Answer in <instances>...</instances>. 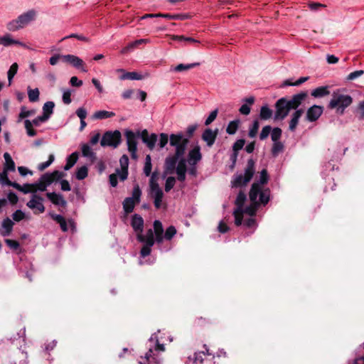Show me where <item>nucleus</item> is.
<instances>
[{"instance_id": "1", "label": "nucleus", "mask_w": 364, "mask_h": 364, "mask_svg": "<svg viewBox=\"0 0 364 364\" xmlns=\"http://www.w3.org/2000/svg\"><path fill=\"white\" fill-rule=\"evenodd\" d=\"M144 224V219L140 215L134 214L132 215L131 225L136 232L137 240L144 244L140 251V256L143 258L151 253V247L155 242L154 235L156 240L159 242V220H156L154 223V232L151 228H149L147 230L146 235H143Z\"/></svg>"}, {"instance_id": "2", "label": "nucleus", "mask_w": 364, "mask_h": 364, "mask_svg": "<svg viewBox=\"0 0 364 364\" xmlns=\"http://www.w3.org/2000/svg\"><path fill=\"white\" fill-rule=\"evenodd\" d=\"M251 205L243 208V214L246 213L252 217L255 215L258 207L261 205H265L268 203L270 198L269 188L263 189L257 183H254L249 193Z\"/></svg>"}, {"instance_id": "3", "label": "nucleus", "mask_w": 364, "mask_h": 364, "mask_svg": "<svg viewBox=\"0 0 364 364\" xmlns=\"http://www.w3.org/2000/svg\"><path fill=\"white\" fill-rule=\"evenodd\" d=\"M353 101L350 95L345 94L343 90L338 89L333 92L328 108L336 109L338 114H343L346 109L352 105Z\"/></svg>"}, {"instance_id": "4", "label": "nucleus", "mask_w": 364, "mask_h": 364, "mask_svg": "<svg viewBox=\"0 0 364 364\" xmlns=\"http://www.w3.org/2000/svg\"><path fill=\"white\" fill-rule=\"evenodd\" d=\"M255 173V162L252 159L247 161L244 173H236L231 181L232 188L245 186L252 178Z\"/></svg>"}, {"instance_id": "5", "label": "nucleus", "mask_w": 364, "mask_h": 364, "mask_svg": "<svg viewBox=\"0 0 364 364\" xmlns=\"http://www.w3.org/2000/svg\"><path fill=\"white\" fill-rule=\"evenodd\" d=\"M170 145L174 146L176 149L175 155L170 159L171 165H175L177 160L183 158L188 143V139L183 137L181 134H171L170 136Z\"/></svg>"}, {"instance_id": "6", "label": "nucleus", "mask_w": 364, "mask_h": 364, "mask_svg": "<svg viewBox=\"0 0 364 364\" xmlns=\"http://www.w3.org/2000/svg\"><path fill=\"white\" fill-rule=\"evenodd\" d=\"M36 12L31 9L21 14L16 19L7 23V29L10 31H15L19 28H23L26 25L36 18Z\"/></svg>"}, {"instance_id": "7", "label": "nucleus", "mask_w": 364, "mask_h": 364, "mask_svg": "<svg viewBox=\"0 0 364 364\" xmlns=\"http://www.w3.org/2000/svg\"><path fill=\"white\" fill-rule=\"evenodd\" d=\"M122 142V134L119 130L107 131L102 135L100 145L103 147L117 148Z\"/></svg>"}, {"instance_id": "8", "label": "nucleus", "mask_w": 364, "mask_h": 364, "mask_svg": "<svg viewBox=\"0 0 364 364\" xmlns=\"http://www.w3.org/2000/svg\"><path fill=\"white\" fill-rule=\"evenodd\" d=\"M141 196V191L138 184L134 186L132 197L126 198L123 203V209L126 214H129L133 212L134 207L136 204L139 203Z\"/></svg>"}, {"instance_id": "9", "label": "nucleus", "mask_w": 364, "mask_h": 364, "mask_svg": "<svg viewBox=\"0 0 364 364\" xmlns=\"http://www.w3.org/2000/svg\"><path fill=\"white\" fill-rule=\"evenodd\" d=\"M148 194L154 198V206L159 209V173L157 169H155L151 176Z\"/></svg>"}, {"instance_id": "10", "label": "nucleus", "mask_w": 364, "mask_h": 364, "mask_svg": "<svg viewBox=\"0 0 364 364\" xmlns=\"http://www.w3.org/2000/svg\"><path fill=\"white\" fill-rule=\"evenodd\" d=\"M247 199L246 194L243 191H240L235 200L237 208L233 212L235 217V224L240 226L242 224L243 219V206Z\"/></svg>"}, {"instance_id": "11", "label": "nucleus", "mask_w": 364, "mask_h": 364, "mask_svg": "<svg viewBox=\"0 0 364 364\" xmlns=\"http://www.w3.org/2000/svg\"><path fill=\"white\" fill-rule=\"evenodd\" d=\"M274 119H284L289 114V109L286 105V98L278 100L275 104Z\"/></svg>"}, {"instance_id": "12", "label": "nucleus", "mask_w": 364, "mask_h": 364, "mask_svg": "<svg viewBox=\"0 0 364 364\" xmlns=\"http://www.w3.org/2000/svg\"><path fill=\"white\" fill-rule=\"evenodd\" d=\"M63 62L70 64L76 68H81L84 73L87 72V70L84 68V61L76 55L70 54L64 55L63 56Z\"/></svg>"}, {"instance_id": "13", "label": "nucleus", "mask_w": 364, "mask_h": 364, "mask_svg": "<svg viewBox=\"0 0 364 364\" xmlns=\"http://www.w3.org/2000/svg\"><path fill=\"white\" fill-rule=\"evenodd\" d=\"M43 201V197L37 194H33L31 199L26 203V205L32 210H38L39 213H43L45 211Z\"/></svg>"}, {"instance_id": "14", "label": "nucleus", "mask_w": 364, "mask_h": 364, "mask_svg": "<svg viewBox=\"0 0 364 364\" xmlns=\"http://www.w3.org/2000/svg\"><path fill=\"white\" fill-rule=\"evenodd\" d=\"M323 112L322 106L314 105L307 109L306 119L311 122H316L321 116Z\"/></svg>"}, {"instance_id": "15", "label": "nucleus", "mask_w": 364, "mask_h": 364, "mask_svg": "<svg viewBox=\"0 0 364 364\" xmlns=\"http://www.w3.org/2000/svg\"><path fill=\"white\" fill-rule=\"evenodd\" d=\"M137 133L139 138L141 139L149 149H151L154 147L157 139V135L156 134H151L150 135L146 129H144L141 132H137Z\"/></svg>"}, {"instance_id": "16", "label": "nucleus", "mask_w": 364, "mask_h": 364, "mask_svg": "<svg viewBox=\"0 0 364 364\" xmlns=\"http://www.w3.org/2000/svg\"><path fill=\"white\" fill-rule=\"evenodd\" d=\"M202 159V154L200 153V147L197 145L188 154L186 163L188 162L190 166H196Z\"/></svg>"}, {"instance_id": "17", "label": "nucleus", "mask_w": 364, "mask_h": 364, "mask_svg": "<svg viewBox=\"0 0 364 364\" xmlns=\"http://www.w3.org/2000/svg\"><path fill=\"white\" fill-rule=\"evenodd\" d=\"M186 159L185 158H181L178 159L177 166L176 167V173L177 175V179L181 182H183L186 180Z\"/></svg>"}, {"instance_id": "18", "label": "nucleus", "mask_w": 364, "mask_h": 364, "mask_svg": "<svg viewBox=\"0 0 364 364\" xmlns=\"http://www.w3.org/2000/svg\"><path fill=\"white\" fill-rule=\"evenodd\" d=\"M127 139L128 149H132L133 151L137 148V139H139L138 133L132 130H126L124 133Z\"/></svg>"}, {"instance_id": "19", "label": "nucleus", "mask_w": 364, "mask_h": 364, "mask_svg": "<svg viewBox=\"0 0 364 364\" xmlns=\"http://www.w3.org/2000/svg\"><path fill=\"white\" fill-rule=\"evenodd\" d=\"M217 135L218 129L213 131L210 129H206L202 134V139L206 142L207 146L210 147L215 143Z\"/></svg>"}, {"instance_id": "20", "label": "nucleus", "mask_w": 364, "mask_h": 364, "mask_svg": "<svg viewBox=\"0 0 364 364\" xmlns=\"http://www.w3.org/2000/svg\"><path fill=\"white\" fill-rule=\"evenodd\" d=\"M46 197L50 200V202L55 205L65 208L67 205V201L65 200L63 196L60 193H47Z\"/></svg>"}, {"instance_id": "21", "label": "nucleus", "mask_w": 364, "mask_h": 364, "mask_svg": "<svg viewBox=\"0 0 364 364\" xmlns=\"http://www.w3.org/2000/svg\"><path fill=\"white\" fill-rule=\"evenodd\" d=\"M304 113V110L302 109H296L291 117V120L289 121V129L291 132H294L298 125L299 119Z\"/></svg>"}, {"instance_id": "22", "label": "nucleus", "mask_w": 364, "mask_h": 364, "mask_svg": "<svg viewBox=\"0 0 364 364\" xmlns=\"http://www.w3.org/2000/svg\"><path fill=\"white\" fill-rule=\"evenodd\" d=\"M14 225V222L9 218L4 219L1 223L3 230H0V234L4 237L10 235L13 230Z\"/></svg>"}, {"instance_id": "23", "label": "nucleus", "mask_w": 364, "mask_h": 364, "mask_svg": "<svg viewBox=\"0 0 364 364\" xmlns=\"http://www.w3.org/2000/svg\"><path fill=\"white\" fill-rule=\"evenodd\" d=\"M14 44L21 46L24 48L26 47L23 43L11 38L10 34H6L0 38V45H3L4 46H10Z\"/></svg>"}, {"instance_id": "24", "label": "nucleus", "mask_w": 364, "mask_h": 364, "mask_svg": "<svg viewBox=\"0 0 364 364\" xmlns=\"http://www.w3.org/2000/svg\"><path fill=\"white\" fill-rule=\"evenodd\" d=\"M163 232L164 230L162 228V225L161 224V243L162 242L163 240H171L176 234L177 230L174 226L171 225L166 230L164 235Z\"/></svg>"}, {"instance_id": "25", "label": "nucleus", "mask_w": 364, "mask_h": 364, "mask_svg": "<svg viewBox=\"0 0 364 364\" xmlns=\"http://www.w3.org/2000/svg\"><path fill=\"white\" fill-rule=\"evenodd\" d=\"M255 97H250L244 99V102L246 103L242 105L239 111L242 114L244 115H248L250 113V105H253L255 102Z\"/></svg>"}, {"instance_id": "26", "label": "nucleus", "mask_w": 364, "mask_h": 364, "mask_svg": "<svg viewBox=\"0 0 364 364\" xmlns=\"http://www.w3.org/2000/svg\"><path fill=\"white\" fill-rule=\"evenodd\" d=\"M55 103L52 101L46 102L43 106V118L49 119L51 114L53 113V108Z\"/></svg>"}, {"instance_id": "27", "label": "nucleus", "mask_w": 364, "mask_h": 364, "mask_svg": "<svg viewBox=\"0 0 364 364\" xmlns=\"http://www.w3.org/2000/svg\"><path fill=\"white\" fill-rule=\"evenodd\" d=\"M49 215L53 220H55L56 223H58L60 225L62 231H63V232L68 231V228L67 222H66L65 219L62 215H57L53 213H50Z\"/></svg>"}, {"instance_id": "28", "label": "nucleus", "mask_w": 364, "mask_h": 364, "mask_svg": "<svg viewBox=\"0 0 364 364\" xmlns=\"http://www.w3.org/2000/svg\"><path fill=\"white\" fill-rule=\"evenodd\" d=\"M115 116V113L113 112H109L106 110H99L95 112L92 116V119H105L111 118Z\"/></svg>"}, {"instance_id": "29", "label": "nucleus", "mask_w": 364, "mask_h": 364, "mask_svg": "<svg viewBox=\"0 0 364 364\" xmlns=\"http://www.w3.org/2000/svg\"><path fill=\"white\" fill-rule=\"evenodd\" d=\"M4 158L5 159L4 170H6V171H14L16 166L11 155L8 152H6L4 154Z\"/></svg>"}, {"instance_id": "30", "label": "nucleus", "mask_w": 364, "mask_h": 364, "mask_svg": "<svg viewBox=\"0 0 364 364\" xmlns=\"http://www.w3.org/2000/svg\"><path fill=\"white\" fill-rule=\"evenodd\" d=\"M330 94L328 86H321L316 87L311 92V95L314 97H323Z\"/></svg>"}, {"instance_id": "31", "label": "nucleus", "mask_w": 364, "mask_h": 364, "mask_svg": "<svg viewBox=\"0 0 364 364\" xmlns=\"http://www.w3.org/2000/svg\"><path fill=\"white\" fill-rule=\"evenodd\" d=\"M8 172L9 171H6V170L3 169V171L0 173V180L2 181L3 183L9 186H11L14 188H18V187H20V184H18L16 182H12L11 181H10L8 177Z\"/></svg>"}, {"instance_id": "32", "label": "nucleus", "mask_w": 364, "mask_h": 364, "mask_svg": "<svg viewBox=\"0 0 364 364\" xmlns=\"http://www.w3.org/2000/svg\"><path fill=\"white\" fill-rule=\"evenodd\" d=\"M78 159V153L73 152L72 153L66 160V164L64 166V169L65 171L70 170L77 161Z\"/></svg>"}, {"instance_id": "33", "label": "nucleus", "mask_w": 364, "mask_h": 364, "mask_svg": "<svg viewBox=\"0 0 364 364\" xmlns=\"http://www.w3.org/2000/svg\"><path fill=\"white\" fill-rule=\"evenodd\" d=\"M146 41V39H139L135 41H133L130 43H129L127 46L123 48L121 50V53L122 54H126L129 53V51L134 50L135 48H136L138 46L145 43Z\"/></svg>"}, {"instance_id": "34", "label": "nucleus", "mask_w": 364, "mask_h": 364, "mask_svg": "<svg viewBox=\"0 0 364 364\" xmlns=\"http://www.w3.org/2000/svg\"><path fill=\"white\" fill-rule=\"evenodd\" d=\"M144 76L136 72H126L121 77V80H142Z\"/></svg>"}, {"instance_id": "35", "label": "nucleus", "mask_w": 364, "mask_h": 364, "mask_svg": "<svg viewBox=\"0 0 364 364\" xmlns=\"http://www.w3.org/2000/svg\"><path fill=\"white\" fill-rule=\"evenodd\" d=\"M272 110L267 105L262 106L259 112V118L261 119L267 120L272 117Z\"/></svg>"}, {"instance_id": "36", "label": "nucleus", "mask_w": 364, "mask_h": 364, "mask_svg": "<svg viewBox=\"0 0 364 364\" xmlns=\"http://www.w3.org/2000/svg\"><path fill=\"white\" fill-rule=\"evenodd\" d=\"M240 123V119H235L230 122L226 128V132L230 135L235 134L238 129Z\"/></svg>"}, {"instance_id": "37", "label": "nucleus", "mask_w": 364, "mask_h": 364, "mask_svg": "<svg viewBox=\"0 0 364 364\" xmlns=\"http://www.w3.org/2000/svg\"><path fill=\"white\" fill-rule=\"evenodd\" d=\"M198 65H200L199 63H190V64H182L181 63V64H178V65L174 67L173 68V70H174L176 72H182L184 70H187L193 68Z\"/></svg>"}, {"instance_id": "38", "label": "nucleus", "mask_w": 364, "mask_h": 364, "mask_svg": "<svg viewBox=\"0 0 364 364\" xmlns=\"http://www.w3.org/2000/svg\"><path fill=\"white\" fill-rule=\"evenodd\" d=\"M308 94L306 92H301L298 94L294 95L292 99L294 100L296 105L299 107L302 102L307 98Z\"/></svg>"}, {"instance_id": "39", "label": "nucleus", "mask_w": 364, "mask_h": 364, "mask_svg": "<svg viewBox=\"0 0 364 364\" xmlns=\"http://www.w3.org/2000/svg\"><path fill=\"white\" fill-rule=\"evenodd\" d=\"M284 144L281 141L273 142L272 147V154L273 156H277L279 154L284 151Z\"/></svg>"}, {"instance_id": "40", "label": "nucleus", "mask_w": 364, "mask_h": 364, "mask_svg": "<svg viewBox=\"0 0 364 364\" xmlns=\"http://www.w3.org/2000/svg\"><path fill=\"white\" fill-rule=\"evenodd\" d=\"M82 154L83 156L90 158L92 160H94L96 158L95 154L92 151L90 146L87 144L82 145Z\"/></svg>"}, {"instance_id": "41", "label": "nucleus", "mask_w": 364, "mask_h": 364, "mask_svg": "<svg viewBox=\"0 0 364 364\" xmlns=\"http://www.w3.org/2000/svg\"><path fill=\"white\" fill-rule=\"evenodd\" d=\"M88 175V168L86 166H82L80 168H77L75 176L78 180L85 179Z\"/></svg>"}, {"instance_id": "42", "label": "nucleus", "mask_w": 364, "mask_h": 364, "mask_svg": "<svg viewBox=\"0 0 364 364\" xmlns=\"http://www.w3.org/2000/svg\"><path fill=\"white\" fill-rule=\"evenodd\" d=\"M259 127V122L258 119L254 120L252 124L250 127L248 135L251 138H254L256 136L258 129Z\"/></svg>"}, {"instance_id": "43", "label": "nucleus", "mask_w": 364, "mask_h": 364, "mask_svg": "<svg viewBox=\"0 0 364 364\" xmlns=\"http://www.w3.org/2000/svg\"><path fill=\"white\" fill-rule=\"evenodd\" d=\"M18 68V65L16 63H14L11 65V67L7 73L9 85H11L12 79L14 78L15 75L17 73Z\"/></svg>"}, {"instance_id": "44", "label": "nucleus", "mask_w": 364, "mask_h": 364, "mask_svg": "<svg viewBox=\"0 0 364 364\" xmlns=\"http://www.w3.org/2000/svg\"><path fill=\"white\" fill-rule=\"evenodd\" d=\"M152 169V165H151V156L149 155H146V159H145V165L144 167V173L146 176H149L151 175Z\"/></svg>"}, {"instance_id": "45", "label": "nucleus", "mask_w": 364, "mask_h": 364, "mask_svg": "<svg viewBox=\"0 0 364 364\" xmlns=\"http://www.w3.org/2000/svg\"><path fill=\"white\" fill-rule=\"evenodd\" d=\"M282 131L279 127H275L271 131V139L273 142L280 141L279 139L282 136Z\"/></svg>"}, {"instance_id": "46", "label": "nucleus", "mask_w": 364, "mask_h": 364, "mask_svg": "<svg viewBox=\"0 0 364 364\" xmlns=\"http://www.w3.org/2000/svg\"><path fill=\"white\" fill-rule=\"evenodd\" d=\"M39 90L38 88H36V89H30L28 90V99L30 100V102H36L39 99Z\"/></svg>"}, {"instance_id": "47", "label": "nucleus", "mask_w": 364, "mask_h": 364, "mask_svg": "<svg viewBox=\"0 0 364 364\" xmlns=\"http://www.w3.org/2000/svg\"><path fill=\"white\" fill-rule=\"evenodd\" d=\"M25 128L26 129L27 134L30 136H34L36 135V131L33 129V124L28 119L24 121Z\"/></svg>"}, {"instance_id": "48", "label": "nucleus", "mask_w": 364, "mask_h": 364, "mask_svg": "<svg viewBox=\"0 0 364 364\" xmlns=\"http://www.w3.org/2000/svg\"><path fill=\"white\" fill-rule=\"evenodd\" d=\"M48 175H50L51 179H53V182H54V181H58L60 180L64 176H65L66 174L63 171L56 170L52 173H48Z\"/></svg>"}, {"instance_id": "49", "label": "nucleus", "mask_w": 364, "mask_h": 364, "mask_svg": "<svg viewBox=\"0 0 364 364\" xmlns=\"http://www.w3.org/2000/svg\"><path fill=\"white\" fill-rule=\"evenodd\" d=\"M271 131L272 127L269 125L264 126L259 134L260 140H264L267 139L271 133Z\"/></svg>"}, {"instance_id": "50", "label": "nucleus", "mask_w": 364, "mask_h": 364, "mask_svg": "<svg viewBox=\"0 0 364 364\" xmlns=\"http://www.w3.org/2000/svg\"><path fill=\"white\" fill-rule=\"evenodd\" d=\"M176 183V179L173 176H169L166 178L165 183V191L166 192L170 191Z\"/></svg>"}, {"instance_id": "51", "label": "nucleus", "mask_w": 364, "mask_h": 364, "mask_svg": "<svg viewBox=\"0 0 364 364\" xmlns=\"http://www.w3.org/2000/svg\"><path fill=\"white\" fill-rule=\"evenodd\" d=\"M41 181L46 186V188L49 186L52 183H53V179H51L48 173H46L43 174L40 178Z\"/></svg>"}, {"instance_id": "52", "label": "nucleus", "mask_w": 364, "mask_h": 364, "mask_svg": "<svg viewBox=\"0 0 364 364\" xmlns=\"http://www.w3.org/2000/svg\"><path fill=\"white\" fill-rule=\"evenodd\" d=\"M218 112V109H215L210 113L209 116L207 117V119L205 121V124L206 126L210 124L216 119Z\"/></svg>"}, {"instance_id": "53", "label": "nucleus", "mask_w": 364, "mask_h": 364, "mask_svg": "<svg viewBox=\"0 0 364 364\" xmlns=\"http://www.w3.org/2000/svg\"><path fill=\"white\" fill-rule=\"evenodd\" d=\"M6 244L12 250H17L20 247V244L18 241L11 239L5 240Z\"/></svg>"}, {"instance_id": "54", "label": "nucleus", "mask_w": 364, "mask_h": 364, "mask_svg": "<svg viewBox=\"0 0 364 364\" xmlns=\"http://www.w3.org/2000/svg\"><path fill=\"white\" fill-rule=\"evenodd\" d=\"M268 173L266 169H263L260 172L259 181L257 183L259 186L267 183L268 181Z\"/></svg>"}, {"instance_id": "55", "label": "nucleus", "mask_w": 364, "mask_h": 364, "mask_svg": "<svg viewBox=\"0 0 364 364\" xmlns=\"http://www.w3.org/2000/svg\"><path fill=\"white\" fill-rule=\"evenodd\" d=\"M245 144V141L244 139H238L237 140L233 146H232V150L235 152H238L240 149H242Z\"/></svg>"}, {"instance_id": "56", "label": "nucleus", "mask_w": 364, "mask_h": 364, "mask_svg": "<svg viewBox=\"0 0 364 364\" xmlns=\"http://www.w3.org/2000/svg\"><path fill=\"white\" fill-rule=\"evenodd\" d=\"M13 220L16 222H19L25 218V213L21 210H16L12 215Z\"/></svg>"}, {"instance_id": "57", "label": "nucleus", "mask_w": 364, "mask_h": 364, "mask_svg": "<svg viewBox=\"0 0 364 364\" xmlns=\"http://www.w3.org/2000/svg\"><path fill=\"white\" fill-rule=\"evenodd\" d=\"M77 38L79 41H85V42H89V38H87V37H85V36H84L82 35H78L77 33H72L70 36H65L63 38H62L61 41L65 40L67 38Z\"/></svg>"}, {"instance_id": "58", "label": "nucleus", "mask_w": 364, "mask_h": 364, "mask_svg": "<svg viewBox=\"0 0 364 364\" xmlns=\"http://www.w3.org/2000/svg\"><path fill=\"white\" fill-rule=\"evenodd\" d=\"M119 163L122 169H128L129 166V158L127 155L124 154L121 156L119 159Z\"/></svg>"}, {"instance_id": "59", "label": "nucleus", "mask_w": 364, "mask_h": 364, "mask_svg": "<svg viewBox=\"0 0 364 364\" xmlns=\"http://www.w3.org/2000/svg\"><path fill=\"white\" fill-rule=\"evenodd\" d=\"M356 112L358 114L359 119H364V100L359 102Z\"/></svg>"}, {"instance_id": "60", "label": "nucleus", "mask_w": 364, "mask_h": 364, "mask_svg": "<svg viewBox=\"0 0 364 364\" xmlns=\"http://www.w3.org/2000/svg\"><path fill=\"white\" fill-rule=\"evenodd\" d=\"M63 55H60V54H55V55H53L49 59L50 64L51 65H56L58 63V61L60 60H61L63 61Z\"/></svg>"}, {"instance_id": "61", "label": "nucleus", "mask_w": 364, "mask_h": 364, "mask_svg": "<svg viewBox=\"0 0 364 364\" xmlns=\"http://www.w3.org/2000/svg\"><path fill=\"white\" fill-rule=\"evenodd\" d=\"M116 172H117V176H119V178L121 181H124L127 178L128 169H122L121 168V170H119V168H117L116 170Z\"/></svg>"}, {"instance_id": "62", "label": "nucleus", "mask_w": 364, "mask_h": 364, "mask_svg": "<svg viewBox=\"0 0 364 364\" xmlns=\"http://www.w3.org/2000/svg\"><path fill=\"white\" fill-rule=\"evenodd\" d=\"M76 114L80 118V121L85 119L87 117V111L84 107H80L76 110Z\"/></svg>"}, {"instance_id": "63", "label": "nucleus", "mask_w": 364, "mask_h": 364, "mask_svg": "<svg viewBox=\"0 0 364 364\" xmlns=\"http://www.w3.org/2000/svg\"><path fill=\"white\" fill-rule=\"evenodd\" d=\"M7 198H8V200H9V202L11 203V204H12V205H16L18 203V198L17 195L14 192H11V191L9 192Z\"/></svg>"}, {"instance_id": "64", "label": "nucleus", "mask_w": 364, "mask_h": 364, "mask_svg": "<svg viewBox=\"0 0 364 364\" xmlns=\"http://www.w3.org/2000/svg\"><path fill=\"white\" fill-rule=\"evenodd\" d=\"M364 73V71L362 70H356V71H354L353 73H350L348 75V80H353L360 76H361Z\"/></svg>"}]
</instances>
